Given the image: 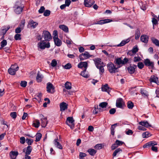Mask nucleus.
Segmentation results:
<instances>
[{
  "label": "nucleus",
  "mask_w": 159,
  "mask_h": 159,
  "mask_svg": "<svg viewBox=\"0 0 159 159\" xmlns=\"http://www.w3.org/2000/svg\"><path fill=\"white\" fill-rule=\"evenodd\" d=\"M10 115L13 119H15L17 116L16 113L15 112L11 113Z\"/></svg>",
  "instance_id": "61"
},
{
  "label": "nucleus",
  "mask_w": 159,
  "mask_h": 159,
  "mask_svg": "<svg viewBox=\"0 0 159 159\" xmlns=\"http://www.w3.org/2000/svg\"><path fill=\"white\" fill-rule=\"evenodd\" d=\"M29 24L31 27H33L34 28H35L38 25V23L32 20H30Z\"/></svg>",
  "instance_id": "32"
},
{
  "label": "nucleus",
  "mask_w": 159,
  "mask_h": 159,
  "mask_svg": "<svg viewBox=\"0 0 159 159\" xmlns=\"http://www.w3.org/2000/svg\"><path fill=\"white\" fill-rule=\"evenodd\" d=\"M9 155L11 159H16V157L18 155V153L17 151H11L10 152Z\"/></svg>",
  "instance_id": "23"
},
{
  "label": "nucleus",
  "mask_w": 159,
  "mask_h": 159,
  "mask_svg": "<svg viewBox=\"0 0 159 159\" xmlns=\"http://www.w3.org/2000/svg\"><path fill=\"white\" fill-rule=\"evenodd\" d=\"M137 68V66L135 65H130L127 67V70L128 73L130 74H134L135 71V69Z\"/></svg>",
  "instance_id": "9"
},
{
  "label": "nucleus",
  "mask_w": 159,
  "mask_h": 159,
  "mask_svg": "<svg viewBox=\"0 0 159 159\" xmlns=\"http://www.w3.org/2000/svg\"><path fill=\"white\" fill-rule=\"evenodd\" d=\"M129 41V39H127L126 40H122L121 43L117 45V47H121L124 46L126 43H128Z\"/></svg>",
  "instance_id": "28"
},
{
  "label": "nucleus",
  "mask_w": 159,
  "mask_h": 159,
  "mask_svg": "<svg viewBox=\"0 0 159 159\" xmlns=\"http://www.w3.org/2000/svg\"><path fill=\"white\" fill-rule=\"evenodd\" d=\"M86 70H84L81 73V75L82 76L86 78H87L88 77V75L87 74H85V72Z\"/></svg>",
  "instance_id": "52"
},
{
  "label": "nucleus",
  "mask_w": 159,
  "mask_h": 159,
  "mask_svg": "<svg viewBox=\"0 0 159 159\" xmlns=\"http://www.w3.org/2000/svg\"><path fill=\"white\" fill-rule=\"evenodd\" d=\"M74 120L72 117H68L67 118L66 123V124L70 127L71 129H73L75 127L74 123Z\"/></svg>",
  "instance_id": "7"
},
{
  "label": "nucleus",
  "mask_w": 159,
  "mask_h": 159,
  "mask_svg": "<svg viewBox=\"0 0 159 159\" xmlns=\"http://www.w3.org/2000/svg\"><path fill=\"white\" fill-rule=\"evenodd\" d=\"M151 135L149 132L146 131L142 134V137L143 138H147L151 136Z\"/></svg>",
  "instance_id": "39"
},
{
  "label": "nucleus",
  "mask_w": 159,
  "mask_h": 159,
  "mask_svg": "<svg viewBox=\"0 0 159 159\" xmlns=\"http://www.w3.org/2000/svg\"><path fill=\"white\" fill-rule=\"evenodd\" d=\"M72 67L70 64L68 63L66 64L64 66V68L66 69H69Z\"/></svg>",
  "instance_id": "60"
},
{
  "label": "nucleus",
  "mask_w": 159,
  "mask_h": 159,
  "mask_svg": "<svg viewBox=\"0 0 159 159\" xmlns=\"http://www.w3.org/2000/svg\"><path fill=\"white\" fill-rule=\"evenodd\" d=\"M59 28L66 32H68V27L65 25H60Z\"/></svg>",
  "instance_id": "31"
},
{
  "label": "nucleus",
  "mask_w": 159,
  "mask_h": 159,
  "mask_svg": "<svg viewBox=\"0 0 159 159\" xmlns=\"http://www.w3.org/2000/svg\"><path fill=\"white\" fill-rule=\"evenodd\" d=\"M53 39L58 38V33L57 30H55L53 32Z\"/></svg>",
  "instance_id": "53"
},
{
  "label": "nucleus",
  "mask_w": 159,
  "mask_h": 159,
  "mask_svg": "<svg viewBox=\"0 0 159 159\" xmlns=\"http://www.w3.org/2000/svg\"><path fill=\"white\" fill-rule=\"evenodd\" d=\"M149 81L151 82H154L156 83L158 85H159V82L158 81V78L155 75H152L151 76Z\"/></svg>",
  "instance_id": "17"
},
{
  "label": "nucleus",
  "mask_w": 159,
  "mask_h": 159,
  "mask_svg": "<svg viewBox=\"0 0 159 159\" xmlns=\"http://www.w3.org/2000/svg\"><path fill=\"white\" fill-rule=\"evenodd\" d=\"M94 148L97 149H101L102 148V144H97L94 146Z\"/></svg>",
  "instance_id": "63"
},
{
  "label": "nucleus",
  "mask_w": 159,
  "mask_h": 159,
  "mask_svg": "<svg viewBox=\"0 0 159 159\" xmlns=\"http://www.w3.org/2000/svg\"><path fill=\"white\" fill-rule=\"evenodd\" d=\"M14 38L16 40H20L21 39V35L19 34H16L15 35Z\"/></svg>",
  "instance_id": "62"
},
{
  "label": "nucleus",
  "mask_w": 159,
  "mask_h": 159,
  "mask_svg": "<svg viewBox=\"0 0 159 159\" xmlns=\"http://www.w3.org/2000/svg\"><path fill=\"white\" fill-rule=\"evenodd\" d=\"M133 131L130 129H129L127 131H125V134L127 135H131L133 134Z\"/></svg>",
  "instance_id": "64"
},
{
  "label": "nucleus",
  "mask_w": 159,
  "mask_h": 159,
  "mask_svg": "<svg viewBox=\"0 0 159 159\" xmlns=\"http://www.w3.org/2000/svg\"><path fill=\"white\" fill-rule=\"evenodd\" d=\"M34 140L31 139H27L26 140V143L29 145H31L33 142Z\"/></svg>",
  "instance_id": "49"
},
{
  "label": "nucleus",
  "mask_w": 159,
  "mask_h": 159,
  "mask_svg": "<svg viewBox=\"0 0 159 159\" xmlns=\"http://www.w3.org/2000/svg\"><path fill=\"white\" fill-rule=\"evenodd\" d=\"M148 37L146 35H142L140 37L141 41L145 43H147L148 41Z\"/></svg>",
  "instance_id": "24"
},
{
  "label": "nucleus",
  "mask_w": 159,
  "mask_h": 159,
  "mask_svg": "<svg viewBox=\"0 0 159 159\" xmlns=\"http://www.w3.org/2000/svg\"><path fill=\"white\" fill-rule=\"evenodd\" d=\"M118 146L122 145L124 143V142L118 140H116L115 142Z\"/></svg>",
  "instance_id": "55"
},
{
  "label": "nucleus",
  "mask_w": 159,
  "mask_h": 159,
  "mask_svg": "<svg viewBox=\"0 0 159 159\" xmlns=\"http://www.w3.org/2000/svg\"><path fill=\"white\" fill-rule=\"evenodd\" d=\"M140 93L144 97H148V96L147 91L143 89H141Z\"/></svg>",
  "instance_id": "37"
},
{
  "label": "nucleus",
  "mask_w": 159,
  "mask_h": 159,
  "mask_svg": "<svg viewBox=\"0 0 159 159\" xmlns=\"http://www.w3.org/2000/svg\"><path fill=\"white\" fill-rule=\"evenodd\" d=\"M140 35V32L139 30L137 29L136 31L135 34V39H138Z\"/></svg>",
  "instance_id": "40"
},
{
  "label": "nucleus",
  "mask_w": 159,
  "mask_h": 159,
  "mask_svg": "<svg viewBox=\"0 0 159 159\" xmlns=\"http://www.w3.org/2000/svg\"><path fill=\"white\" fill-rule=\"evenodd\" d=\"M58 141V139L57 138L56 139L53 141V143L57 148L60 149H62L63 148L62 147Z\"/></svg>",
  "instance_id": "21"
},
{
  "label": "nucleus",
  "mask_w": 159,
  "mask_h": 159,
  "mask_svg": "<svg viewBox=\"0 0 159 159\" xmlns=\"http://www.w3.org/2000/svg\"><path fill=\"white\" fill-rule=\"evenodd\" d=\"M50 13L51 12L50 10H46L44 11L43 15L45 16H48L50 15Z\"/></svg>",
  "instance_id": "54"
},
{
  "label": "nucleus",
  "mask_w": 159,
  "mask_h": 159,
  "mask_svg": "<svg viewBox=\"0 0 159 159\" xmlns=\"http://www.w3.org/2000/svg\"><path fill=\"white\" fill-rule=\"evenodd\" d=\"M122 150L120 148H118L116 149L114 152L113 153L112 155L113 157H115L116 156V155L119 154L120 152H121Z\"/></svg>",
  "instance_id": "36"
},
{
  "label": "nucleus",
  "mask_w": 159,
  "mask_h": 159,
  "mask_svg": "<svg viewBox=\"0 0 159 159\" xmlns=\"http://www.w3.org/2000/svg\"><path fill=\"white\" fill-rule=\"evenodd\" d=\"M94 109L93 111V113L94 114H97L98 113V111L99 110L98 109V105H95L94 107Z\"/></svg>",
  "instance_id": "45"
},
{
  "label": "nucleus",
  "mask_w": 159,
  "mask_h": 159,
  "mask_svg": "<svg viewBox=\"0 0 159 159\" xmlns=\"http://www.w3.org/2000/svg\"><path fill=\"white\" fill-rule=\"evenodd\" d=\"M144 63L145 66H148L151 68L153 69L154 67V62L152 61H151L148 59H145Z\"/></svg>",
  "instance_id": "10"
},
{
  "label": "nucleus",
  "mask_w": 159,
  "mask_h": 159,
  "mask_svg": "<svg viewBox=\"0 0 159 159\" xmlns=\"http://www.w3.org/2000/svg\"><path fill=\"white\" fill-rule=\"evenodd\" d=\"M1 48L0 49H1L2 48H3L7 45V42L6 40H3L1 43Z\"/></svg>",
  "instance_id": "47"
},
{
  "label": "nucleus",
  "mask_w": 159,
  "mask_h": 159,
  "mask_svg": "<svg viewBox=\"0 0 159 159\" xmlns=\"http://www.w3.org/2000/svg\"><path fill=\"white\" fill-rule=\"evenodd\" d=\"M87 152L92 156H94L97 152L96 150L92 148L89 149L87 150Z\"/></svg>",
  "instance_id": "30"
},
{
  "label": "nucleus",
  "mask_w": 159,
  "mask_h": 159,
  "mask_svg": "<svg viewBox=\"0 0 159 159\" xmlns=\"http://www.w3.org/2000/svg\"><path fill=\"white\" fill-rule=\"evenodd\" d=\"M134 105L133 103L129 101L127 103V107L129 109H132L134 107Z\"/></svg>",
  "instance_id": "43"
},
{
  "label": "nucleus",
  "mask_w": 159,
  "mask_h": 159,
  "mask_svg": "<svg viewBox=\"0 0 159 159\" xmlns=\"http://www.w3.org/2000/svg\"><path fill=\"white\" fill-rule=\"evenodd\" d=\"M32 147L29 145L26 148L23 149V152H25V154L30 155L32 151Z\"/></svg>",
  "instance_id": "16"
},
{
  "label": "nucleus",
  "mask_w": 159,
  "mask_h": 159,
  "mask_svg": "<svg viewBox=\"0 0 159 159\" xmlns=\"http://www.w3.org/2000/svg\"><path fill=\"white\" fill-rule=\"evenodd\" d=\"M57 64V62L56 59H54L52 60L51 63V65L52 66L54 67L56 66Z\"/></svg>",
  "instance_id": "46"
},
{
  "label": "nucleus",
  "mask_w": 159,
  "mask_h": 159,
  "mask_svg": "<svg viewBox=\"0 0 159 159\" xmlns=\"http://www.w3.org/2000/svg\"><path fill=\"white\" fill-rule=\"evenodd\" d=\"M47 91L48 93H52L55 92L54 87L53 84L51 83L48 82L47 84Z\"/></svg>",
  "instance_id": "8"
},
{
  "label": "nucleus",
  "mask_w": 159,
  "mask_h": 159,
  "mask_svg": "<svg viewBox=\"0 0 159 159\" xmlns=\"http://www.w3.org/2000/svg\"><path fill=\"white\" fill-rule=\"evenodd\" d=\"M65 86L66 89L67 90H69L71 89V83L69 82H66L65 84Z\"/></svg>",
  "instance_id": "38"
},
{
  "label": "nucleus",
  "mask_w": 159,
  "mask_h": 159,
  "mask_svg": "<svg viewBox=\"0 0 159 159\" xmlns=\"http://www.w3.org/2000/svg\"><path fill=\"white\" fill-rule=\"evenodd\" d=\"M55 44L58 47L61 46L62 44L61 41L58 38L54 39Z\"/></svg>",
  "instance_id": "27"
},
{
  "label": "nucleus",
  "mask_w": 159,
  "mask_h": 159,
  "mask_svg": "<svg viewBox=\"0 0 159 159\" xmlns=\"http://www.w3.org/2000/svg\"><path fill=\"white\" fill-rule=\"evenodd\" d=\"M43 77H44L43 75L41 74L39 71H38L36 77L37 82L38 83L41 82L42 81Z\"/></svg>",
  "instance_id": "20"
},
{
  "label": "nucleus",
  "mask_w": 159,
  "mask_h": 159,
  "mask_svg": "<svg viewBox=\"0 0 159 159\" xmlns=\"http://www.w3.org/2000/svg\"><path fill=\"white\" fill-rule=\"evenodd\" d=\"M124 104V102L122 98H120L116 100V105L117 107L122 108Z\"/></svg>",
  "instance_id": "13"
},
{
  "label": "nucleus",
  "mask_w": 159,
  "mask_h": 159,
  "mask_svg": "<svg viewBox=\"0 0 159 159\" xmlns=\"http://www.w3.org/2000/svg\"><path fill=\"white\" fill-rule=\"evenodd\" d=\"M92 55L89 54V52L87 51L84 52V53H82L79 55V59L80 61H83L91 57Z\"/></svg>",
  "instance_id": "6"
},
{
  "label": "nucleus",
  "mask_w": 159,
  "mask_h": 159,
  "mask_svg": "<svg viewBox=\"0 0 159 159\" xmlns=\"http://www.w3.org/2000/svg\"><path fill=\"white\" fill-rule=\"evenodd\" d=\"M78 67L80 68L84 67V70H86L88 67V63L87 62H81L78 65Z\"/></svg>",
  "instance_id": "18"
},
{
  "label": "nucleus",
  "mask_w": 159,
  "mask_h": 159,
  "mask_svg": "<svg viewBox=\"0 0 159 159\" xmlns=\"http://www.w3.org/2000/svg\"><path fill=\"white\" fill-rule=\"evenodd\" d=\"M107 103L106 102H103L100 103L99 105V110H101V111H102L101 108H106L107 107Z\"/></svg>",
  "instance_id": "26"
},
{
  "label": "nucleus",
  "mask_w": 159,
  "mask_h": 159,
  "mask_svg": "<svg viewBox=\"0 0 159 159\" xmlns=\"http://www.w3.org/2000/svg\"><path fill=\"white\" fill-rule=\"evenodd\" d=\"M107 68L109 72L111 73H115L118 71V68L116 67L111 62L107 64Z\"/></svg>",
  "instance_id": "4"
},
{
  "label": "nucleus",
  "mask_w": 159,
  "mask_h": 159,
  "mask_svg": "<svg viewBox=\"0 0 159 159\" xmlns=\"http://www.w3.org/2000/svg\"><path fill=\"white\" fill-rule=\"evenodd\" d=\"M157 145V143L156 142L151 141L145 144L143 146V147L144 148H145L152 147L151 149L152 150L155 152H157V148L154 146Z\"/></svg>",
  "instance_id": "1"
},
{
  "label": "nucleus",
  "mask_w": 159,
  "mask_h": 159,
  "mask_svg": "<svg viewBox=\"0 0 159 159\" xmlns=\"http://www.w3.org/2000/svg\"><path fill=\"white\" fill-rule=\"evenodd\" d=\"M95 64L96 67L98 68L100 66L104 65V63L101 61V59L100 58H97L93 60Z\"/></svg>",
  "instance_id": "14"
},
{
  "label": "nucleus",
  "mask_w": 159,
  "mask_h": 159,
  "mask_svg": "<svg viewBox=\"0 0 159 159\" xmlns=\"http://www.w3.org/2000/svg\"><path fill=\"white\" fill-rule=\"evenodd\" d=\"M42 135L41 133H37L36 135V139L35 141L36 142H38L39 141L42 137Z\"/></svg>",
  "instance_id": "41"
},
{
  "label": "nucleus",
  "mask_w": 159,
  "mask_h": 159,
  "mask_svg": "<svg viewBox=\"0 0 159 159\" xmlns=\"http://www.w3.org/2000/svg\"><path fill=\"white\" fill-rule=\"evenodd\" d=\"M19 67L16 64L12 65L8 69L9 73L12 75H15L17 71L18 70Z\"/></svg>",
  "instance_id": "3"
},
{
  "label": "nucleus",
  "mask_w": 159,
  "mask_h": 159,
  "mask_svg": "<svg viewBox=\"0 0 159 159\" xmlns=\"http://www.w3.org/2000/svg\"><path fill=\"white\" fill-rule=\"evenodd\" d=\"M144 64L142 62H139L137 65L139 69H142L144 67Z\"/></svg>",
  "instance_id": "56"
},
{
  "label": "nucleus",
  "mask_w": 159,
  "mask_h": 159,
  "mask_svg": "<svg viewBox=\"0 0 159 159\" xmlns=\"http://www.w3.org/2000/svg\"><path fill=\"white\" fill-rule=\"evenodd\" d=\"M40 123L38 120H35L34 121L33 124V126L36 128H38L40 126Z\"/></svg>",
  "instance_id": "33"
},
{
  "label": "nucleus",
  "mask_w": 159,
  "mask_h": 159,
  "mask_svg": "<svg viewBox=\"0 0 159 159\" xmlns=\"http://www.w3.org/2000/svg\"><path fill=\"white\" fill-rule=\"evenodd\" d=\"M139 124L142 126H143L145 127L148 128L149 127H151V125L149 124L147 121H141L139 123Z\"/></svg>",
  "instance_id": "25"
},
{
  "label": "nucleus",
  "mask_w": 159,
  "mask_h": 159,
  "mask_svg": "<svg viewBox=\"0 0 159 159\" xmlns=\"http://www.w3.org/2000/svg\"><path fill=\"white\" fill-rule=\"evenodd\" d=\"M39 116L41 118V126L42 127H45L47 124V119L45 117H44L43 115L42 114L40 115Z\"/></svg>",
  "instance_id": "11"
},
{
  "label": "nucleus",
  "mask_w": 159,
  "mask_h": 159,
  "mask_svg": "<svg viewBox=\"0 0 159 159\" xmlns=\"http://www.w3.org/2000/svg\"><path fill=\"white\" fill-rule=\"evenodd\" d=\"M68 104L66 102H63L60 104V111H63L67 109L68 108Z\"/></svg>",
  "instance_id": "19"
},
{
  "label": "nucleus",
  "mask_w": 159,
  "mask_h": 159,
  "mask_svg": "<svg viewBox=\"0 0 159 159\" xmlns=\"http://www.w3.org/2000/svg\"><path fill=\"white\" fill-rule=\"evenodd\" d=\"M42 37L45 41H49L52 39L51 34L48 31L46 30L43 31L42 33Z\"/></svg>",
  "instance_id": "5"
},
{
  "label": "nucleus",
  "mask_w": 159,
  "mask_h": 159,
  "mask_svg": "<svg viewBox=\"0 0 159 159\" xmlns=\"http://www.w3.org/2000/svg\"><path fill=\"white\" fill-rule=\"evenodd\" d=\"M94 2V0H84V4L86 7H90Z\"/></svg>",
  "instance_id": "12"
},
{
  "label": "nucleus",
  "mask_w": 159,
  "mask_h": 159,
  "mask_svg": "<svg viewBox=\"0 0 159 159\" xmlns=\"http://www.w3.org/2000/svg\"><path fill=\"white\" fill-rule=\"evenodd\" d=\"M141 58L139 56H135L134 57L133 61L134 62H139L141 61Z\"/></svg>",
  "instance_id": "44"
},
{
  "label": "nucleus",
  "mask_w": 159,
  "mask_h": 159,
  "mask_svg": "<svg viewBox=\"0 0 159 159\" xmlns=\"http://www.w3.org/2000/svg\"><path fill=\"white\" fill-rule=\"evenodd\" d=\"M152 42L156 46L159 47V40L154 37L151 38Z\"/></svg>",
  "instance_id": "34"
},
{
  "label": "nucleus",
  "mask_w": 159,
  "mask_h": 159,
  "mask_svg": "<svg viewBox=\"0 0 159 159\" xmlns=\"http://www.w3.org/2000/svg\"><path fill=\"white\" fill-rule=\"evenodd\" d=\"M101 89L102 91L107 92L109 94L111 90V89L108 86V85L107 84L102 85Z\"/></svg>",
  "instance_id": "22"
},
{
  "label": "nucleus",
  "mask_w": 159,
  "mask_h": 159,
  "mask_svg": "<svg viewBox=\"0 0 159 159\" xmlns=\"http://www.w3.org/2000/svg\"><path fill=\"white\" fill-rule=\"evenodd\" d=\"M22 10L23 8L22 7L18 6L16 7L14 11L16 14H20L22 12Z\"/></svg>",
  "instance_id": "29"
},
{
  "label": "nucleus",
  "mask_w": 159,
  "mask_h": 159,
  "mask_svg": "<svg viewBox=\"0 0 159 159\" xmlns=\"http://www.w3.org/2000/svg\"><path fill=\"white\" fill-rule=\"evenodd\" d=\"M115 61L116 63L118 65L122 64V60L120 58L116 59Z\"/></svg>",
  "instance_id": "50"
},
{
  "label": "nucleus",
  "mask_w": 159,
  "mask_h": 159,
  "mask_svg": "<svg viewBox=\"0 0 159 159\" xmlns=\"http://www.w3.org/2000/svg\"><path fill=\"white\" fill-rule=\"evenodd\" d=\"M133 53L135 54L138 51V49L137 46H135L133 47L131 50Z\"/></svg>",
  "instance_id": "58"
},
{
  "label": "nucleus",
  "mask_w": 159,
  "mask_h": 159,
  "mask_svg": "<svg viewBox=\"0 0 159 159\" xmlns=\"http://www.w3.org/2000/svg\"><path fill=\"white\" fill-rule=\"evenodd\" d=\"M112 21V20L110 19H105L104 20H101L95 23V24L102 25L104 24L109 23Z\"/></svg>",
  "instance_id": "15"
},
{
  "label": "nucleus",
  "mask_w": 159,
  "mask_h": 159,
  "mask_svg": "<svg viewBox=\"0 0 159 159\" xmlns=\"http://www.w3.org/2000/svg\"><path fill=\"white\" fill-rule=\"evenodd\" d=\"M129 59L126 57H125L123 60H122V64L125 65L126 64L128 61Z\"/></svg>",
  "instance_id": "59"
},
{
  "label": "nucleus",
  "mask_w": 159,
  "mask_h": 159,
  "mask_svg": "<svg viewBox=\"0 0 159 159\" xmlns=\"http://www.w3.org/2000/svg\"><path fill=\"white\" fill-rule=\"evenodd\" d=\"M104 66V65L100 66V67L97 68L99 69V73L100 75H102L104 72V69L103 67Z\"/></svg>",
  "instance_id": "42"
},
{
  "label": "nucleus",
  "mask_w": 159,
  "mask_h": 159,
  "mask_svg": "<svg viewBox=\"0 0 159 159\" xmlns=\"http://www.w3.org/2000/svg\"><path fill=\"white\" fill-rule=\"evenodd\" d=\"M45 41V40H42L38 43V47L42 49H44L46 48H49L50 47V43L46 42Z\"/></svg>",
  "instance_id": "2"
},
{
  "label": "nucleus",
  "mask_w": 159,
  "mask_h": 159,
  "mask_svg": "<svg viewBox=\"0 0 159 159\" xmlns=\"http://www.w3.org/2000/svg\"><path fill=\"white\" fill-rule=\"evenodd\" d=\"M117 125V123H115L113 125H112L111 126V134L113 135H114V133H115L114 130H115L116 127Z\"/></svg>",
  "instance_id": "35"
},
{
  "label": "nucleus",
  "mask_w": 159,
  "mask_h": 159,
  "mask_svg": "<svg viewBox=\"0 0 159 159\" xmlns=\"http://www.w3.org/2000/svg\"><path fill=\"white\" fill-rule=\"evenodd\" d=\"M152 22L153 25V29H154V25H156L158 24V21L155 18H152Z\"/></svg>",
  "instance_id": "51"
},
{
  "label": "nucleus",
  "mask_w": 159,
  "mask_h": 159,
  "mask_svg": "<svg viewBox=\"0 0 159 159\" xmlns=\"http://www.w3.org/2000/svg\"><path fill=\"white\" fill-rule=\"evenodd\" d=\"M87 156L86 153L80 152L79 154V158L80 159H84V157H85Z\"/></svg>",
  "instance_id": "48"
},
{
  "label": "nucleus",
  "mask_w": 159,
  "mask_h": 159,
  "mask_svg": "<svg viewBox=\"0 0 159 159\" xmlns=\"http://www.w3.org/2000/svg\"><path fill=\"white\" fill-rule=\"evenodd\" d=\"M27 82L25 81H22L21 82L20 86L23 87H25L27 85Z\"/></svg>",
  "instance_id": "57"
}]
</instances>
